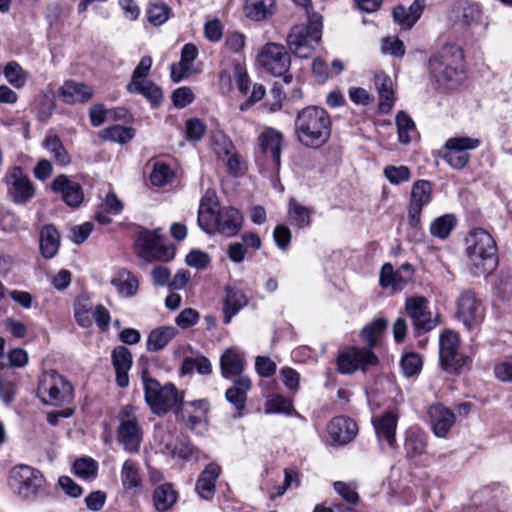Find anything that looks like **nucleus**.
Listing matches in <instances>:
<instances>
[{"instance_id": "f257e3e1", "label": "nucleus", "mask_w": 512, "mask_h": 512, "mask_svg": "<svg viewBox=\"0 0 512 512\" xmlns=\"http://www.w3.org/2000/svg\"><path fill=\"white\" fill-rule=\"evenodd\" d=\"M295 133L298 141L306 147L319 148L331 135V119L324 108L308 106L297 113Z\"/></svg>"}, {"instance_id": "f03ea898", "label": "nucleus", "mask_w": 512, "mask_h": 512, "mask_svg": "<svg viewBox=\"0 0 512 512\" xmlns=\"http://www.w3.org/2000/svg\"><path fill=\"white\" fill-rule=\"evenodd\" d=\"M243 222L241 212L233 207L218 209L217 203L208 196L202 198L198 211V224L207 233H219L226 237L236 235Z\"/></svg>"}, {"instance_id": "7ed1b4c3", "label": "nucleus", "mask_w": 512, "mask_h": 512, "mask_svg": "<svg viewBox=\"0 0 512 512\" xmlns=\"http://www.w3.org/2000/svg\"><path fill=\"white\" fill-rule=\"evenodd\" d=\"M466 254L475 276L488 275L498 266L497 246L486 230L476 228L466 237Z\"/></svg>"}, {"instance_id": "20e7f679", "label": "nucleus", "mask_w": 512, "mask_h": 512, "mask_svg": "<svg viewBox=\"0 0 512 512\" xmlns=\"http://www.w3.org/2000/svg\"><path fill=\"white\" fill-rule=\"evenodd\" d=\"M463 52L456 44H445L429 60L431 77L440 85L453 89L462 80Z\"/></svg>"}, {"instance_id": "39448f33", "label": "nucleus", "mask_w": 512, "mask_h": 512, "mask_svg": "<svg viewBox=\"0 0 512 512\" xmlns=\"http://www.w3.org/2000/svg\"><path fill=\"white\" fill-rule=\"evenodd\" d=\"M8 483L15 495L34 502L45 493L48 482L43 473L30 465L18 464L11 468Z\"/></svg>"}, {"instance_id": "423d86ee", "label": "nucleus", "mask_w": 512, "mask_h": 512, "mask_svg": "<svg viewBox=\"0 0 512 512\" xmlns=\"http://www.w3.org/2000/svg\"><path fill=\"white\" fill-rule=\"evenodd\" d=\"M145 400L152 412L163 416L169 411L178 413L183 402V394L175 385H161L156 379L143 376Z\"/></svg>"}, {"instance_id": "0eeeda50", "label": "nucleus", "mask_w": 512, "mask_h": 512, "mask_svg": "<svg viewBox=\"0 0 512 512\" xmlns=\"http://www.w3.org/2000/svg\"><path fill=\"white\" fill-rule=\"evenodd\" d=\"M322 36V16L309 14V24L293 26L287 35L289 50L297 57L307 58L315 49Z\"/></svg>"}, {"instance_id": "6e6552de", "label": "nucleus", "mask_w": 512, "mask_h": 512, "mask_svg": "<svg viewBox=\"0 0 512 512\" xmlns=\"http://www.w3.org/2000/svg\"><path fill=\"white\" fill-rule=\"evenodd\" d=\"M37 394L43 403L59 406L73 399V387L58 372L50 370L40 377Z\"/></svg>"}, {"instance_id": "1a4fd4ad", "label": "nucleus", "mask_w": 512, "mask_h": 512, "mask_svg": "<svg viewBox=\"0 0 512 512\" xmlns=\"http://www.w3.org/2000/svg\"><path fill=\"white\" fill-rule=\"evenodd\" d=\"M117 440L125 451L136 454L143 440V429L136 411L132 406H125L118 415Z\"/></svg>"}, {"instance_id": "9d476101", "label": "nucleus", "mask_w": 512, "mask_h": 512, "mask_svg": "<svg viewBox=\"0 0 512 512\" xmlns=\"http://www.w3.org/2000/svg\"><path fill=\"white\" fill-rule=\"evenodd\" d=\"M7 197L17 205L29 202L35 196V187L29 176L19 166L11 167L3 177Z\"/></svg>"}, {"instance_id": "9b49d317", "label": "nucleus", "mask_w": 512, "mask_h": 512, "mask_svg": "<svg viewBox=\"0 0 512 512\" xmlns=\"http://www.w3.org/2000/svg\"><path fill=\"white\" fill-rule=\"evenodd\" d=\"M459 337L452 331L442 333L439 340V357L442 368L449 373H458L470 363V359L458 352Z\"/></svg>"}, {"instance_id": "f8f14e48", "label": "nucleus", "mask_w": 512, "mask_h": 512, "mask_svg": "<svg viewBox=\"0 0 512 512\" xmlns=\"http://www.w3.org/2000/svg\"><path fill=\"white\" fill-rule=\"evenodd\" d=\"M258 65L267 73L279 77L285 76L291 64L285 47L277 43L265 44L257 56Z\"/></svg>"}, {"instance_id": "ddd939ff", "label": "nucleus", "mask_w": 512, "mask_h": 512, "mask_svg": "<svg viewBox=\"0 0 512 512\" xmlns=\"http://www.w3.org/2000/svg\"><path fill=\"white\" fill-rule=\"evenodd\" d=\"M428 304V300L419 295L408 297L405 301V311L418 334L428 332L438 324L437 318L428 310Z\"/></svg>"}, {"instance_id": "4468645a", "label": "nucleus", "mask_w": 512, "mask_h": 512, "mask_svg": "<svg viewBox=\"0 0 512 512\" xmlns=\"http://www.w3.org/2000/svg\"><path fill=\"white\" fill-rule=\"evenodd\" d=\"M135 246L139 255L146 259L168 261L174 257L173 249L161 245L158 230L140 231L135 239Z\"/></svg>"}, {"instance_id": "2eb2a0df", "label": "nucleus", "mask_w": 512, "mask_h": 512, "mask_svg": "<svg viewBox=\"0 0 512 512\" xmlns=\"http://www.w3.org/2000/svg\"><path fill=\"white\" fill-rule=\"evenodd\" d=\"M456 315L463 324L472 329L477 327L484 319L482 303L471 290L462 291L456 301Z\"/></svg>"}, {"instance_id": "dca6fc26", "label": "nucleus", "mask_w": 512, "mask_h": 512, "mask_svg": "<svg viewBox=\"0 0 512 512\" xmlns=\"http://www.w3.org/2000/svg\"><path fill=\"white\" fill-rule=\"evenodd\" d=\"M480 146V140L470 137H454L445 143L446 153L444 160L453 168L461 169L467 165L470 156L467 150H474Z\"/></svg>"}, {"instance_id": "f3484780", "label": "nucleus", "mask_w": 512, "mask_h": 512, "mask_svg": "<svg viewBox=\"0 0 512 512\" xmlns=\"http://www.w3.org/2000/svg\"><path fill=\"white\" fill-rule=\"evenodd\" d=\"M432 200V185L427 180L416 181L411 188L410 202L408 206V224L411 228H417L421 222L423 208Z\"/></svg>"}, {"instance_id": "a211bd4d", "label": "nucleus", "mask_w": 512, "mask_h": 512, "mask_svg": "<svg viewBox=\"0 0 512 512\" xmlns=\"http://www.w3.org/2000/svg\"><path fill=\"white\" fill-rule=\"evenodd\" d=\"M377 356L370 349L352 347L340 353L337 359L338 370L343 374H351L357 369L365 370L367 366L376 365Z\"/></svg>"}, {"instance_id": "6ab92c4d", "label": "nucleus", "mask_w": 512, "mask_h": 512, "mask_svg": "<svg viewBox=\"0 0 512 512\" xmlns=\"http://www.w3.org/2000/svg\"><path fill=\"white\" fill-rule=\"evenodd\" d=\"M263 155L270 161V167L277 170L281 161L282 134L273 129H265L258 137Z\"/></svg>"}, {"instance_id": "aec40b11", "label": "nucleus", "mask_w": 512, "mask_h": 512, "mask_svg": "<svg viewBox=\"0 0 512 512\" xmlns=\"http://www.w3.org/2000/svg\"><path fill=\"white\" fill-rule=\"evenodd\" d=\"M358 431L356 423L344 416L335 417L328 426L329 440L333 445H345L352 441Z\"/></svg>"}, {"instance_id": "412c9836", "label": "nucleus", "mask_w": 512, "mask_h": 512, "mask_svg": "<svg viewBox=\"0 0 512 512\" xmlns=\"http://www.w3.org/2000/svg\"><path fill=\"white\" fill-rule=\"evenodd\" d=\"M59 95L66 104H84L92 99L94 90L83 82L67 80L60 87Z\"/></svg>"}, {"instance_id": "4be33fe9", "label": "nucleus", "mask_w": 512, "mask_h": 512, "mask_svg": "<svg viewBox=\"0 0 512 512\" xmlns=\"http://www.w3.org/2000/svg\"><path fill=\"white\" fill-rule=\"evenodd\" d=\"M52 189L60 193L63 201L70 207H78L84 199L80 184L68 179L65 175H59L54 179Z\"/></svg>"}, {"instance_id": "5701e85b", "label": "nucleus", "mask_w": 512, "mask_h": 512, "mask_svg": "<svg viewBox=\"0 0 512 512\" xmlns=\"http://www.w3.org/2000/svg\"><path fill=\"white\" fill-rule=\"evenodd\" d=\"M424 7L423 0H414L408 8L404 5H397L392 11L393 20L401 28L409 30L420 19Z\"/></svg>"}, {"instance_id": "b1692460", "label": "nucleus", "mask_w": 512, "mask_h": 512, "mask_svg": "<svg viewBox=\"0 0 512 512\" xmlns=\"http://www.w3.org/2000/svg\"><path fill=\"white\" fill-rule=\"evenodd\" d=\"M428 413L434 434L445 437L455 422L454 413L442 404L430 406Z\"/></svg>"}, {"instance_id": "393cba45", "label": "nucleus", "mask_w": 512, "mask_h": 512, "mask_svg": "<svg viewBox=\"0 0 512 512\" xmlns=\"http://www.w3.org/2000/svg\"><path fill=\"white\" fill-rule=\"evenodd\" d=\"M397 422L398 416L392 411H387L373 419V426L380 442L385 441L390 447L395 445Z\"/></svg>"}, {"instance_id": "a878e982", "label": "nucleus", "mask_w": 512, "mask_h": 512, "mask_svg": "<svg viewBox=\"0 0 512 512\" xmlns=\"http://www.w3.org/2000/svg\"><path fill=\"white\" fill-rule=\"evenodd\" d=\"M112 363L116 371V382L119 387L129 385L128 372L132 366V354L124 346H118L112 351Z\"/></svg>"}, {"instance_id": "bb28decb", "label": "nucleus", "mask_w": 512, "mask_h": 512, "mask_svg": "<svg viewBox=\"0 0 512 512\" xmlns=\"http://www.w3.org/2000/svg\"><path fill=\"white\" fill-rule=\"evenodd\" d=\"M245 366L243 355L234 348L225 350L220 358L221 374L224 378L243 376Z\"/></svg>"}, {"instance_id": "cd10ccee", "label": "nucleus", "mask_w": 512, "mask_h": 512, "mask_svg": "<svg viewBox=\"0 0 512 512\" xmlns=\"http://www.w3.org/2000/svg\"><path fill=\"white\" fill-rule=\"evenodd\" d=\"M251 387L250 378L248 376H240L234 381L233 386L227 389L225 398L235 406L236 410L242 411L245 408L247 393Z\"/></svg>"}, {"instance_id": "c85d7f7f", "label": "nucleus", "mask_w": 512, "mask_h": 512, "mask_svg": "<svg viewBox=\"0 0 512 512\" xmlns=\"http://www.w3.org/2000/svg\"><path fill=\"white\" fill-rule=\"evenodd\" d=\"M220 472L221 468L219 465L210 463L200 474L196 483V490L202 498L210 499L214 495L215 482L219 477Z\"/></svg>"}, {"instance_id": "c756f323", "label": "nucleus", "mask_w": 512, "mask_h": 512, "mask_svg": "<svg viewBox=\"0 0 512 512\" xmlns=\"http://www.w3.org/2000/svg\"><path fill=\"white\" fill-rule=\"evenodd\" d=\"M177 334L178 330L173 326H160L153 329L147 338V350L149 352H158L164 349Z\"/></svg>"}, {"instance_id": "7c9ffc66", "label": "nucleus", "mask_w": 512, "mask_h": 512, "mask_svg": "<svg viewBox=\"0 0 512 512\" xmlns=\"http://www.w3.org/2000/svg\"><path fill=\"white\" fill-rule=\"evenodd\" d=\"M379 283L382 288L401 291L409 283V275H403L401 271L394 270L391 263H385L380 271Z\"/></svg>"}, {"instance_id": "2f4dec72", "label": "nucleus", "mask_w": 512, "mask_h": 512, "mask_svg": "<svg viewBox=\"0 0 512 512\" xmlns=\"http://www.w3.org/2000/svg\"><path fill=\"white\" fill-rule=\"evenodd\" d=\"M375 85L379 94V110L382 113H389L395 101L392 80L384 73H380L375 76Z\"/></svg>"}, {"instance_id": "473e14b6", "label": "nucleus", "mask_w": 512, "mask_h": 512, "mask_svg": "<svg viewBox=\"0 0 512 512\" xmlns=\"http://www.w3.org/2000/svg\"><path fill=\"white\" fill-rule=\"evenodd\" d=\"M111 284L122 297H133L139 288L138 279L128 270H119L111 279Z\"/></svg>"}, {"instance_id": "72a5a7b5", "label": "nucleus", "mask_w": 512, "mask_h": 512, "mask_svg": "<svg viewBox=\"0 0 512 512\" xmlns=\"http://www.w3.org/2000/svg\"><path fill=\"white\" fill-rule=\"evenodd\" d=\"M275 13V0H246L244 14L251 20L261 21Z\"/></svg>"}, {"instance_id": "f704fd0d", "label": "nucleus", "mask_w": 512, "mask_h": 512, "mask_svg": "<svg viewBox=\"0 0 512 512\" xmlns=\"http://www.w3.org/2000/svg\"><path fill=\"white\" fill-rule=\"evenodd\" d=\"M60 246V235L53 225H46L40 232V250L45 258H53Z\"/></svg>"}, {"instance_id": "c9c22d12", "label": "nucleus", "mask_w": 512, "mask_h": 512, "mask_svg": "<svg viewBox=\"0 0 512 512\" xmlns=\"http://www.w3.org/2000/svg\"><path fill=\"white\" fill-rule=\"evenodd\" d=\"M177 497V492L169 483L157 486L152 495L154 507L158 512L168 511L176 503Z\"/></svg>"}, {"instance_id": "e433bc0d", "label": "nucleus", "mask_w": 512, "mask_h": 512, "mask_svg": "<svg viewBox=\"0 0 512 512\" xmlns=\"http://www.w3.org/2000/svg\"><path fill=\"white\" fill-rule=\"evenodd\" d=\"M248 303L246 295L240 290L227 289V295L224 302V321L230 323L235 316Z\"/></svg>"}, {"instance_id": "4c0bfd02", "label": "nucleus", "mask_w": 512, "mask_h": 512, "mask_svg": "<svg viewBox=\"0 0 512 512\" xmlns=\"http://www.w3.org/2000/svg\"><path fill=\"white\" fill-rule=\"evenodd\" d=\"M127 89L130 93L144 96L154 106L159 105L163 100V93L160 87L149 80L129 83Z\"/></svg>"}, {"instance_id": "58836bf2", "label": "nucleus", "mask_w": 512, "mask_h": 512, "mask_svg": "<svg viewBox=\"0 0 512 512\" xmlns=\"http://www.w3.org/2000/svg\"><path fill=\"white\" fill-rule=\"evenodd\" d=\"M287 212L291 224L301 229L308 227L311 224V216L314 213V210L291 198L288 203Z\"/></svg>"}, {"instance_id": "ea45409f", "label": "nucleus", "mask_w": 512, "mask_h": 512, "mask_svg": "<svg viewBox=\"0 0 512 512\" xmlns=\"http://www.w3.org/2000/svg\"><path fill=\"white\" fill-rule=\"evenodd\" d=\"M43 145L45 149L52 154L55 162L60 166H67L70 162V156L64 148L60 138L55 134L46 136Z\"/></svg>"}, {"instance_id": "a19ab883", "label": "nucleus", "mask_w": 512, "mask_h": 512, "mask_svg": "<svg viewBox=\"0 0 512 512\" xmlns=\"http://www.w3.org/2000/svg\"><path fill=\"white\" fill-rule=\"evenodd\" d=\"M5 79L16 89H21L26 85L29 73L25 71L16 61H10L3 70Z\"/></svg>"}, {"instance_id": "79ce46f5", "label": "nucleus", "mask_w": 512, "mask_h": 512, "mask_svg": "<svg viewBox=\"0 0 512 512\" xmlns=\"http://www.w3.org/2000/svg\"><path fill=\"white\" fill-rule=\"evenodd\" d=\"M121 482L125 490H134L141 485V477L135 461L129 459L123 463Z\"/></svg>"}, {"instance_id": "37998d69", "label": "nucleus", "mask_w": 512, "mask_h": 512, "mask_svg": "<svg viewBox=\"0 0 512 512\" xmlns=\"http://www.w3.org/2000/svg\"><path fill=\"white\" fill-rule=\"evenodd\" d=\"M386 327L387 322L384 319H377L362 329L361 336L368 344L367 349L371 350L377 345Z\"/></svg>"}, {"instance_id": "c03bdc74", "label": "nucleus", "mask_w": 512, "mask_h": 512, "mask_svg": "<svg viewBox=\"0 0 512 512\" xmlns=\"http://www.w3.org/2000/svg\"><path fill=\"white\" fill-rule=\"evenodd\" d=\"M405 449L411 457L421 455L426 450V437L419 430H410L407 433Z\"/></svg>"}, {"instance_id": "a18cd8bd", "label": "nucleus", "mask_w": 512, "mask_h": 512, "mask_svg": "<svg viewBox=\"0 0 512 512\" xmlns=\"http://www.w3.org/2000/svg\"><path fill=\"white\" fill-rule=\"evenodd\" d=\"M101 137L105 140L124 144L134 137V129L130 127L114 125L104 129L101 132Z\"/></svg>"}, {"instance_id": "49530a36", "label": "nucleus", "mask_w": 512, "mask_h": 512, "mask_svg": "<svg viewBox=\"0 0 512 512\" xmlns=\"http://www.w3.org/2000/svg\"><path fill=\"white\" fill-rule=\"evenodd\" d=\"M212 149L218 160H225L235 148L232 141L222 132H216L211 137Z\"/></svg>"}, {"instance_id": "de8ad7c7", "label": "nucleus", "mask_w": 512, "mask_h": 512, "mask_svg": "<svg viewBox=\"0 0 512 512\" xmlns=\"http://www.w3.org/2000/svg\"><path fill=\"white\" fill-rule=\"evenodd\" d=\"M146 14L151 24L160 26L168 20L170 8L164 2L156 1L149 4Z\"/></svg>"}, {"instance_id": "09e8293b", "label": "nucleus", "mask_w": 512, "mask_h": 512, "mask_svg": "<svg viewBox=\"0 0 512 512\" xmlns=\"http://www.w3.org/2000/svg\"><path fill=\"white\" fill-rule=\"evenodd\" d=\"M395 121L399 141L403 144H408L411 141V133L415 132L413 120L405 112L400 111L397 113Z\"/></svg>"}, {"instance_id": "8fccbe9b", "label": "nucleus", "mask_w": 512, "mask_h": 512, "mask_svg": "<svg viewBox=\"0 0 512 512\" xmlns=\"http://www.w3.org/2000/svg\"><path fill=\"white\" fill-rule=\"evenodd\" d=\"M190 407L194 408L195 414H191L188 412L187 408L185 409V412H187V415H183L186 425L191 429L194 430L198 425H200L203 420L205 419L208 406L207 402L204 400H199L195 402H191L189 404Z\"/></svg>"}, {"instance_id": "3c124183", "label": "nucleus", "mask_w": 512, "mask_h": 512, "mask_svg": "<svg viewBox=\"0 0 512 512\" xmlns=\"http://www.w3.org/2000/svg\"><path fill=\"white\" fill-rule=\"evenodd\" d=\"M293 410L292 402L286 397L275 394L269 397L265 402V413H284L290 414Z\"/></svg>"}, {"instance_id": "603ef678", "label": "nucleus", "mask_w": 512, "mask_h": 512, "mask_svg": "<svg viewBox=\"0 0 512 512\" xmlns=\"http://www.w3.org/2000/svg\"><path fill=\"white\" fill-rule=\"evenodd\" d=\"M454 226L455 218L452 215H444L432 222L430 232L433 236L444 239L449 236Z\"/></svg>"}, {"instance_id": "864d4df0", "label": "nucleus", "mask_w": 512, "mask_h": 512, "mask_svg": "<svg viewBox=\"0 0 512 512\" xmlns=\"http://www.w3.org/2000/svg\"><path fill=\"white\" fill-rule=\"evenodd\" d=\"M384 176L393 185H399L410 179V169L407 166L388 165L384 168Z\"/></svg>"}, {"instance_id": "5fc2aeb1", "label": "nucleus", "mask_w": 512, "mask_h": 512, "mask_svg": "<svg viewBox=\"0 0 512 512\" xmlns=\"http://www.w3.org/2000/svg\"><path fill=\"white\" fill-rule=\"evenodd\" d=\"M73 471L80 478H94L97 474V464L91 458H81L74 462Z\"/></svg>"}, {"instance_id": "6e6d98bb", "label": "nucleus", "mask_w": 512, "mask_h": 512, "mask_svg": "<svg viewBox=\"0 0 512 512\" xmlns=\"http://www.w3.org/2000/svg\"><path fill=\"white\" fill-rule=\"evenodd\" d=\"M206 132L205 123L198 118H190L185 122L186 138L190 141L200 140Z\"/></svg>"}, {"instance_id": "4d7b16f0", "label": "nucleus", "mask_w": 512, "mask_h": 512, "mask_svg": "<svg viewBox=\"0 0 512 512\" xmlns=\"http://www.w3.org/2000/svg\"><path fill=\"white\" fill-rule=\"evenodd\" d=\"M227 168V171L232 176H240L245 172V163L242 157L239 155L236 149L233 150L229 156L225 157V160H221Z\"/></svg>"}, {"instance_id": "13d9d810", "label": "nucleus", "mask_w": 512, "mask_h": 512, "mask_svg": "<svg viewBox=\"0 0 512 512\" xmlns=\"http://www.w3.org/2000/svg\"><path fill=\"white\" fill-rule=\"evenodd\" d=\"M166 453L172 457H179L185 460H192L197 457L198 449L191 444L181 443L179 446L172 447L171 444H166Z\"/></svg>"}, {"instance_id": "bf43d9fd", "label": "nucleus", "mask_w": 512, "mask_h": 512, "mask_svg": "<svg viewBox=\"0 0 512 512\" xmlns=\"http://www.w3.org/2000/svg\"><path fill=\"white\" fill-rule=\"evenodd\" d=\"M422 367L421 357L416 353H409L403 356L401 360V368L407 377L418 374Z\"/></svg>"}, {"instance_id": "052dcab7", "label": "nucleus", "mask_w": 512, "mask_h": 512, "mask_svg": "<svg viewBox=\"0 0 512 512\" xmlns=\"http://www.w3.org/2000/svg\"><path fill=\"white\" fill-rule=\"evenodd\" d=\"M481 17V10L477 4L467 3L462 6L460 14V23L463 26H471L473 23L479 21Z\"/></svg>"}, {"instance_id": "680f3d73", "label": "nucleus", "mask_w": 512, "mask_h": 512, "mask_svg": "<svg viewBox=\"0 0 512 512\" xmlns=\"http://www.w3.org/2000/svg\"><path fill=\"white\" fill-rule=\"evenodd\" d=\"M172 172L165 164H155L150 175L151 183L155 186L166 185L171 178Z\"/></svg>"}, {"instance_id": "e2e57ef3", "label": "nucleus", "mask_w": 512, "mask_h": 512, "mask_svg": "<svg viewBox=\"0 0 512 512\" xmlns=\"http://www.w3.org/2000/svg\"><path fill=\"white\" fill-rule=\"evenodd\" d=\"M334 489L346 502L350 504H357L359 502V495L352 485L337 481L334 483Z\"/></svg>"}, {"instance_id": "0e129e2a", "label": "nucleus", "mask_w": 512, "mask_h": 512, "mask_svg": "<svg viewBox=\"0 0 512 512\" xmlns=\"http://www.w3.org/2000/svg\"><path fill=\"white\" fill-rule=\"evenodd\" d=\"M199 318L200 315L195 309L186 308L176 317L175 323L180 328L187 329L197 324Z\"/></svg>"}, {"instance_id": "69168bd1", "label": "nucleus", "mask_w": 512, "mask_h": 512, "mask_svg": "<svg viewBox=\"0 0 512 512\" xmlns=\"http://www.w3.org/2000/svg\"><path fill=\"white\" fill-rule=\"evenodd\" d=\"M152 66V58L144 56L141 58L139 64L136 66L132 73L130 83L141 82L147 80V76Z\"/></svg>"}, {"instance_id": "338daca9", "label": "nucleus", "mask_w": 512, "mask_h": 512, "mask_svg": "<svg viewBox=\"0 0 512 512\" xmlns=\"http://www.w3.org/2000/svg\"><path fill=\"white\" fill-rule=\"evenodd\" d=\"M194 100V94L189 87H180L172 94V101L175 107L184 108Z\"/></svg>"}, {"instance_id": "774afa93", "label": "nucleus", "mask_w": 512, "mask_h": 512, "mask_svg": "<svg viewBox=\"0 0 512 512\" xmlns=\"http://www.w3.org/2000/svg\"><path fill=\"white\" fill-rule=\"evenodd\" d=\"M497 379L503 382H512V357L497 364L494 368Z\"/></svg>"}]
</instances>
